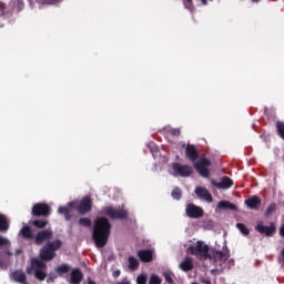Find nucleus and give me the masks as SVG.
<instances>
[{"instance_id":"1","label":"nucleus","mask_w":284,"mask_h":284,"mask_svg":"<svg viewBox=\"0 0 284 284\" xmlns=\"http://www.w3.org/2000/svg\"><path fill=\"white\" fill-rule=\"evenodd\" d=\"M110 237V222L108 219L100 217L94 223L93 229V241L95 242L97 247H104Z\"/></svg>"},{"instance_id":"2","label":"nucleus","mask_w":284,"mask_h":284,"mask_svg":"<svg viewBox=\"0 0 284 284\" xmlns=\"http://www.w3.org/2000/svg\"><path fill=\"white\" fill-rule=\"evenodd\" d=\"M72 210H78L79 214H85V212H90V210H92V200L85 196L81 202L74 201L70 202L68 206H60L58 212L59 214H63L67 221H70V214H72Z\"/></svg>"},{"instance_id":"3","label":"nucleus","mask_w":284,"mask_h":284,"mask_svg":"<svg viewBox=\"0 0 284 284\" xmlns=\"http://www.w3.org/2000/svg\"><path fill=\"white\" fill-rule=\"evenodd\" d=\"M189 252L193 254V256H196V258H200V261H203L205 258H210L211 250L205 242L196 241L189 246Z\"/></svg>"},{"instance_id":"4","label":"nucleus","mask_w":284,"mask_h":284,"mask_svg":"<svg viewBox=\"0 0 284 284\" xmlns=\"http://www.w3.org/2000/svg\"><path fill=\"white\" fill-rule=\"evenodd\" d=\"M47 266L42 261L37 258L31 260V267L27 268V274H34L38 281H45V273Z\"/></svg>"},{"instance_id":"5","label":"nucleus","mask_w":284,"mask_h":284,"mask_svg":"<svg viewBox=\"0 0 284 284\" xmlns=\"http://www.w3.org/2000/svg\"><path fill=\"white\" fill-rule=\"evenodd\" d=\"M61 245H62V243L60 240L49 242L40 251V258H42V261H52V258H54V252H57V250H61Z\"/></svg>"},{"instance_id":"6","label":"nucleus","mask_w":284,"mask_h":284,"mask_svg":"<svg viewBox=\"0 0 284 284\" xmlns=\"http://www.w3.org/2000/svg\"><path fill=\"white\" fill-rule=\"evenodd\" d=\"M196 172H199L200 176L204 179L210 178V160L205 158H201L199 162L194 164Z\"/></svg>"},{"instance_id":"7","label":"nucleus","mask_w":284,"mask_h":284,"mask_svg":"<svg viewBox=\"0 0 284 284\" xmlns=\"http://www.w3.org/2000/svg\"><path fill=\"white\" fill-rule=\"evenodd\" d=\"M174 176H190L192 174V168L180 163L173 164Z\"/></svg>"},{"instance_id":"8","label":"nucleus","mask_w":284,"mask_h":284,"mask_svg":"<svg viewBox=\"0 0 284 284\" xmlns=\"http://www.w3.org/2000/svg\"><path fill=\"white\" fill-rule=\"evenodd\" d=\"M211 183L212 185H214V187H217L219 190H230V187L234 185V181H232V179L227 176L222 178L220 182L212 180Z\"/></svg>"},{"instance_id":"9","label":"nucleus","mask_w":284,"mask_h":284,"mask_svg":"<svg viewBox=\"0 0 284 284\" xmlns=\"http://www.w3.org/2000/svg\"><path fill=\"white\" fill-rule=\"evenodd\" d=\"M185 211L190 219H201L203 216V209L194 204H189Z\"/></svg>"},{"instance_id":"10","label":"nucleus","mask_w":284,"mask_h":284,"mask_svg":"<svg viewBox=\"0 0 284 284\" xmlns=\"http://www.w3.org/2000/svg\"><path fill=\"white\" fill-rule=\"evenodd\" d=\"M34 216H48L50 215V206L48 204H36L32 209Z\"/></svg>"},{"instance_id":"11","label":"nucleus","mask_w":284,"mask_h":284,"mask_svg":"<svg viewBox=\"0 0 284 284\" xmlns=\"http://www.w3.org/2000/svg\"><path fill=\"white\" fill-rule=\"evenodd\" d=\"M195 194L199 196V199H202V201H206V203H212L213 197L210 191L203 186H197L195 189Z\"/></svg>"},{"instance_id":"12","label":"nucleus","mask_w":284,"mask_h":284,"mask_svg":"<svg viewBox=\"0 0 284 284\" xmlns=\"http://www.w3.org/2000/svg\"><path fill=\"white\" fill-rule=\"evenodd\" d=\"M104 213L106 214V216H110V219H125V216H128L126 211H116L112 207H106L104 210Z\"/></svg>"},{"instance_id":"13","label":"nucleus","mask_w":284,"mask_h":284,"mask_svg":"<svg viewBox=\"0 0 284 284\" xmlns=\"http://www.w3.org/2000/svg\"><path fill=\"white\" fill-rule=\"evenodd\" d=\"M209 258H213L215 263H225V261L229 258L227 252H212L210 251V256Z\"/></svg>"},{"instance_id":"14","label":"nucleus","mask_w":284,"mask_h":284,"mask_svg":"<svg viewBox=\"0 0 284 284\" xmlns=\"http://www.w3.org/2000/svg\"><path fill=\"white\" fill-rule=\"evenodd\" d=\"M256 230L257 232H260V234H265V236H272V234L276 232V226L274 225V223H271L270 226L257 224Z\"/></svg>"},{"instance_id":"15","label":"nucleus","mask_w":284,"mask_h":284,"mask_svg":"<svg viewBox=\"0 0 284 284\" xmlns=\"http://www.w3.org/2000/svg\"><path fill=\"white\" fill-rule=\"evenodd\" d=\"M138 256L142 263H151L152 258H154V251L142 250L138 252Z\"/></svg>"},{"instance_id":"16","label":"nucleus","mask_w":284,"mask_h":284,"mask_svg":"<svg viewBox=\"0 0 284 284\" xmlns=\"http://www.w3.org/2000/svg\"><path fill=\"white\" fill-rule=\"evenodd\" d=\"M81 281H83V273H81V270L74 268V270L70 273V277H69L68 282H69L70 284H80Z\"/></svg>"},{"instance_id":"17","label":"nucleus","mask_w":284,"mask_h":284,"mask_svg":"<svg viewBox=\"0 0 284 284\" xmlns=\"http://www.w3.org/2000/svg\"><path fill=\"white\" fill-rule=\"evenodd\" d=\"M52 239V231H41L36 236V243L37 245H41V243H44V241H50Z\"/></svg>"},{"instance_id":"18","label":"nucleus","mask_w":284,"mask_h":284,"mask_svg":"<svg viewBox=\"0 0 284 284\" xmlns=\"http://www.w3.org/2000/svg\"><path fill=\"white\" fill-rule=\"evenodd\" d=\"M245 204L251 210H258V205H261V199H258V196L250 197L248 200L245 201Z\"/></svg>"},{"instance_id":"19","label":"nucleus","mask_w":284,"mask_h":284,"mask_svg":"<svg viewBox=\"0 0 284 284\" xmlns=\"http://www.w3.org/2000/svg\"><path fill=\"white\" fill-rule=\"evenodd\" d=\"M180 267L183 270V272H190L194 267V263L192 262V258L186 257L180 263Z\"/></svg>"},{"instance_id":"20","label":"nucleus","mask_w":284,"mask_h":284,"mask_svg":"<svg viewBox=\"0 0 284 284\" xmlns=\"http://www.w3.org/2000/svg\"><path fill=\"white\" fill-rule=\"evenodd\" d=\"M186 156L190 161H196L199 154L196 153V148L194 145L186 146Z\"/></svg>"},{"instance_id":"21","label":"nucleus","mask_w":284,"mask_h":284,"mask_svg":"<svg viewBox=\"0 0 284 284\" xmlns=\"http://www.w3.org/2000/svg\"><path fill=\"white\" fill-rule=\"evenodd\" d=\"M11 278L16 281V283H26V273L22 271H16L11 274Z\"/></svg>"},{"instance_id":"22","label":"nucleus","mask_w":284,"mask_h":284,"mask_svg":"<svg viewBox=\"0 0 284 284\" xmlns=\"http://www.w3.org/2000/svg\"><path fill=\"white\" fill-rule=\"evenodd\" d=\"M217 210H236V205L227 201H221L217 203Z\"/></svg>"},{"instance_id":"23","label":"nucleus","mask_w":284,"mask_h":284,"mask_svg":"<svg viewBox=\"0 0 284 284\" xmlns=\"http://www.w3.org/2000/svg\"><path fill=\"white\" fill-rule=\"evenodd\" d=\"M8 227V219L0 213V232H7Z\"/></svg>"},{"instance_id":"24","label":"nucleus","mask_w":284,"mask_h":284,"mask_svg":"<svg viewBox=\"0 0 284 284\" xmlns=\"http://www.w3.org/2000/svg\"><path fill=\"white\" fill-rule=\"evenodd\" d=\"M129 267H130V270H138L139 268V260L130 256L129 257Z\"/></svg>"},{"instance_id":"25","label":"nucleus","mask_w":284,"mask_h":284,"mask_svg":"<svg viewBox=\"0 0 284 284\" xmlns=\"http://www.w3.org/2000/svg\"><path fill=\"white\" fill-rule=\"evenodd\" d=\"M55 272L58 274H68L70 272V266L68 264H63L57 267Z\"/></svg>"},{"instance_id":"26","label":"nucleus","mask_w":284,"mask_h":284,"mask_svg":"<svg viewBox=\"0 0 284 284\" xmlns=\"http://www.w3.org/2000/svg\"><path fill=\"white\" fill-rule=\"evenodd\" d=\"M20 234H22V236H24V239H32V230H30V227L24 226L21 231Z\"/></svg>"},{"instance_id":"27","label":"nucleus","mask_w":284,"mask_h":284,"mask_svg":"<svg viewBox=\"0 0 284 284\" xmlns=\"http://www.w3.org/2000/svg\"><path fill=\"white\" fill-rule=\"evenodd\" d=\"M79 224L83 227H90L92 225V222L90 219H80Z\"/></svg>"},{"instance_id":"28","label":"nucleus","mask_w":284,"mask_h":284,"mask_svg":"<svg viewBox=\"0 0 284 284\" xmlns=\"http://www.w3.org/2000/svg\"><path fill=\"white\" fill-rule=\"evenodd\" d=\"M237 230H240V232H242L244 236H247V234H250V230H247V227L241 223H237Z\"/></svg>"},{"instance_id":"29","label":"nucleus","mask_w":284,"mask_h":284,"mask_svg":"<svg viewBox=\"0 0 284 284\" xmlns=\"http://www.w3.org/2000/svg\"><path fill=\"white\" fill-rule=\"evenodd\" d=\"M163 276H164L166 283H170V284L174 283L173 280H172V272L166 271V272L163 273Z\"/></svg>"},{"instance_id":"30","label":"nucleus","mask_w":284,"mask_h":284,"mask_svg":"<svg viewBox=\"0 0 284 284\" xmlns=\"http://www.w3.org/2000/svg\"><path fill=\"white\" fill-rule=\"evenodd\" d=\"M136 283L138 284H145V283H148V275H145V274L139 275L138 278H136Z\"/></svg>"},{"instance_id":"31","label":"nucleus","mask_w":284,"mask_h":284,"mask_svg":"<svg viewBox=\"0 0 284 284\" xmlns=\"http://www.w3.org/2000/svg\"><path fill=\"white\" fill-rule=\"evenodd\" d=\"M33 225H36V227H43L44 225H48V222H45V220H36L33 221Z\"/></svg>"},{"instance_id":"32","label":"nucleus","mask_w":284,"mask_h":284,"mask_svg":"<svg viewBox=\"0 0 284 284\" xmlns=\"http://www.w3.org/2000/svg\"><path fill=\"white\" fill-rule=\"evenodd\" d=\"M277 131H278L280 136H282V139L284 140V123H282V122L277 123Z\"/></svg>"},{"instance_id":"33","label":"nucleus","mask_w":284,"mask_h":284,"mask_svg":"<svg viewBox=\"0 0 284 284\" xmlns=\"http://www.w3.org/2000/svg\"><path fill=\"white\" fill-rule=\"evenodd\" d=\"M149 284H161V280L156 275H151Z\"/></svg>"},{"instance_id":"34","label":"nucleus","mask_w":284,"mask_h":284,"mask_svg":"<svg viewBox=\"0 0 284 284\" xmlns=\"http://www.w3.org/2000/svg\"><path fill=\"white\" fill-rule=\"evenodd\" d=\"M172 197L176 199V200L181 199V190L180 189L173 190L172 191Z\"/></svg>"},{"instance_id":"35","label":"nucleus","mask_w":284,"mask_h":284,"mask_svg":"<svg viewBox=\"0 0 284 284\" xmlns=\"http://www.w3.org/2000/svg\"><path fill=\"white\" fill-rule=\"evenodd\" d=\"M8 245H10V241H8V239L6 237L0 236V247L8 246Z\"/></svg>"},{"instance_id":"36","label":"nucleus","mask_w":284,"mask_h":284,"mask_svg":"<svg viewBox=\"0 0 284 284\" xmlns=\"http://www.w3.org/2000/svg\"><path fill=\"white\" fill-rule=\"evenodd\" d=\"M274 210H276V204H271V205L266 209V216H270V214H272V212H274Z\"/></svg>"},{"instance_id":"37","label":"nucleus","mask_w":284,"mask_h":284,"mask_svg":"<svg viewBox=\"0 0 284 284\" xmlns=\"http://www.w3.org/2000/svg\"><path fill=\"white\" fill-rule=\"evenodd\" d=\"M184 6L187 10H192V0H184Z\"/></svg>"},{"instance_id":"38","label":"nucleus","mask_w":284,"mask_h":284,"mask_svg":"<svg viewBox=\"0 0 284 284\" xmlns=\"http://www.w3.org/2000/svg\"><path fill=\"white\" fill-rule=\"evenodd\" d=\"M171 134H172V136H179V135L181 134V130H179V129H172V130H171Z\"/></svg>"},{"instance_id":"39","label":"nucleus","mask_w":284,"mask_h":284,"mask_svg":"<svg viewBox=\"0 0 284 284\" xmlns=\"http://www.w3.org/2000/svg\"><path fill=\"white\" fill-rule=\"evenodd\" d=\"M280 233H281V236H283V237H284V224L281 226V229H280Z\"/></svg>"},{"instance_id":"40","label":"nucleus","mask_w":284,"mask_h":284,"mask_svg":"<svg viewBox=\"0 0 284 284\" xmlns=\"http://www.w3.org/2000/svg\"><path fill=\"white\" fill-rule=\"evenodd\" d=\"M116 284H130V282H128V280H123L122 282L116 283Z\"/></svg>"},{"instance_id":"41","label":"nucleus","mask_w":284,"mask_h":284,"mask_svg":"<svg viewBox=\"0 0 284 284\" xmlns=\"http://www.w3.org/2000/svg\"><path fill=\"white\" fill-rule=\"evenodd\" d=\"M202 1V6H207V0H201Z\"/></svg>"},{"instance_id":"42","label":"nucleus","mask_w":284,"mask_h":284,"mask_svg":"<svg viewBox=\"0 0 284 284\" xmlns=\"http://www.w3.org/2000/svg\"><path fill=\"white\" fill-rule=\"evenodd\" d=\"M281 261L284 264V250L282 251V258H281Z\"/></svg>"},{"instance_id":"43","label":"nucleus","mask_w":284,"mask_h":284,"mask_svg":"<svg viewBox=\"0 0 284 284\" xmlns=\"http://www.w3.org/2000/svg\"><path fill=\"white\" fill-rule=\"evenodd\" d=\"M121 275V272L120 271H116L115 273H114V276H120Z\"/></svg>"},{"instance_id":"44","label":"nucleus","mask_w":284,"mask_h":284,"mask_svg":"<svg viewBox=\"0 0 284 284\" xmlns=\"http://www.w3.org/2000/svg\"><path fill=\"white\" fill-rule=\"evenodd\" d=\"M252 1H254L255 3H258V1H261V0H252Z\"/></svg>"}]
</instances>
